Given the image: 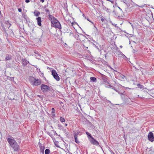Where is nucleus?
I'll use <instances>...</instances> for the list:
<instances>
[{"mask_svg": "<svg viewBox=\"0 0 154 154\" xmlns=\"http://www.w3.org/2000/svg\"><path fill=\"white\" fill-rule=\"evenodd\" d=\"M7 141L9 144L10 146L13 149L14 151H17L19 148V146L16 141L12 137L10 138H8L7 139Z\"/></svg>", "mask_w": 154, "mask_h": 154, "instance_id": "1", "label": "nucleus"}, {"mask_svg": "<svg viewBox=\"0 0 154 154\" xmlns=\"http://www.w3.org/2000/svg\"><path fill=\"white\" fill-rule=\"evenodd\" d=\"M29 79L30 83L33 86H38L42 83L40 79H36L32 76L29 77Z\"/></svg>", "mask_w": 154, "mask_h": 154, "instance_id": "2", "label": "nucleus"}, {"mask_svg": "<svg viewBox=\"0 0 154 154\" xmlns=\"http://www.w3.org/2000/svg\"><path fill=\"white\" fill-rule=\"evenodd\" d=\"M122 2L125 4L127 7H132L135 6H139L134 3L132 0H122Z\"/></svg>", "mask_w": 154, "mask_h": 154, "instance_id": "3", "label": "nucleus"}, {"mask_svg": "<svg viewBox=\"0 0 154 154\" xmlns=\"http://www.w3.org/2000/svg\"><path fill=\"white\" fill-rule=\"evenodd\" d=\"M41 89L44 92H47L50 89V88L48 85L42 84L41 86Z\"/></svg>", "mask_w": 154, "mask_h": 154, "instance_id": "4", "label": "nucleus"}, {"mask_svg": "<svg viewBox=\"0 0 154 154\" xmlns=\"http://www.w3.org/2000/svg\"><path fill=\"white\" fill-rule=\"evenodd\" d=\"M52 75L53 76L54 78L57 81H59L60 80V77L57 73L56 71L54 70H52L51 71Z\"/></svg>", "mask_w": 154, "mask_h": 154, "instance_id": "5", "label": "nucleus"}, {"mask_svg": "<svg viewBox=\"0 0 154 154\" xmlns=\"http://www.w3.org/2000/svg\"><path fill=\"white\" fill-rule=\"evenodd\" d=\"M49 19L51 21V25L54 24L58 21L56 18L52 15H50Z\"/></svg>", "mask_w": 154, "mask_h": 154, "instance_id": "6", "label": "nucleus"}, {"mask_svg": "<svg viewBox=\"0 0 154 154\" xmlns=\"http://www.w3.org/2000/svg\"><path fill=\"white\" fill-rule=\"evenodd\" d=\"M148 136V139L150 141L152 142L154 141L153 134L152 132H150L149 133Z\"/></svg>", "mask_w": 154, "mask_h": 154, "instance_id": "7", "label": "nucleus"}, {"mask_svg": "<svg viewBox=\"0 0 154 154\" xmlns=\"http://www.w3.org/2000/svg\"><path fill=\"white\" fill-rule=\"evenodd\" d=\"M51 26L59 29H60L61 28V25L58 21L54 24L51 25Z\"/></svg>", "mask_w": 154, "mask_h": 154, "instance_id": "8", "label": "nucleus"}, {"mask_svg": "<svg viewBox=\"0 0 154 154\" xmlns=\"http://www.w3.org/2000/svg\"><path fill=\"white\" fill-rule=\"evenodd\" d=\"M79 37V38L81 41H83L87 38L85 36L82 34H79V35H78Z\"/></svg>", "mask_w": 154, "mask_h": 154, "instance_id": "9", "label": "nucleus"}, {"mask_svg": "<svg viewBox=\"0 0 154 154\" xmlns=\"http://www.w3.org/2000/svg\"><path fill=\"white\" fill-rule=\"evenodd\" d=\"M91 143L94 145L96 146L98 145L99 144V142H97L96 140L94 139L93 137L91 138Z\"/></svg>", "mask_w": 154, "mask_h": 154, "instance_id": "10", "label": "nucleus"}, {"mask_svg": "<svg viewBox=\"0 0 154 154\" xmlns=\"http://www.w3.org/2000/svg\"><path fill=\"white\" fill-rule=\"evenodd\" d=\"M118 77L120 80L122 81H125L126 79V78L125 77V76L124 75L121 74H120L119 75Z\"/></svg>", "mask_w": 154, "mask_h": 154, "instance_id": "11", "label": "nucleus"}, {"mask_svg": "<svg viewBox=\"0 0 154 154\" xmlns=\"http://www.w3.org/2000/svg\"><path fill=\"white\" fill-rule=\"evenodd\" d=\"M29 63V61H27L26 59H23L22 60V63L23 66H26Z\"/></svg>", "mask_w": 154, "mask_h": 154, "instance_id": "12", "label": "nucleus"}, {"mask_svg": "<svg viewBox=\"0 0 154 154\" xmlns=\"http://www.w3.org/2000/svg\"><path fill=\"white\" fill-rule=\"evenodd\" d=\"M36 19L37 21L38 25L39 26H41L42 25L41 17H38L36 18Z\"/></svg>", "mask_w": 154, "mask_h": 154, "instance_id": "13", "label": "nucleus"}, {"mask_svg": "<svg viewBox=\"0 0 154 154\" xmlns=\"http://www.w3.org/2000/svg\"><path fill=\"white\" fill-rule=\"evenodd\" d=\"M78 134L79 133L78 132L77 133L75 134L74 136L75 142L77 143H79L77 139L78 135Z\"/></svg>", "mask_w": 154, "mask_h": 154, "instance_id": "14", "label": "nucleus"}, {"mask_svg": "<svg viewBox=\"0 0 154 154\" xmlns=\"http://www.w3.org/2000/svg\"><path fill=\"white\" fill-rule=\"evenodd\" d=\"M33 14H34V15L36 17H38L39 15L40 14V13L39 11L35 10Z\"/></svg>", "mask_w": 154, "mask_h": 154, "instance_id": "15", "label": "nucleus"}, {"mask_svg": "<svg viewBox=\"0 0 154 154\" xmlns=\"http://www.w3.org/2000/svg\"><path fill=\"white\" fill-rule=\"evenodd\" d=\"M12 58L11 56V55L7 54L5 58V60H10Z\"/></svg>", "mask_w": 154, "mask_h": 154, "instance_id": "16", "label": "nucleus"}, {"mask_svg": "<svg viewBox=\"0 0 154 154\" xmlns=\"http://www.w3.org/2000/svg\"><path fill=\"white\" fill-rule=\"evenodd\" d=\"M90 80L91 81H92L93 82H96L97 79L96 78L94 77H91L90 78Z\"/></svg>", "mask_w": 154, "mask_h": 154, "instance_id": "17", "label": "nucleus"}, {"mask_svg": "<svg viewBox=\"0 0 154 154\" xmlns=\"http://www.w3.org/2000/svg\"><path fill=\"white\" fill-rule=\"evenodd\" d=\"M44 11L47 13V14L48 15L49 17L50 15H51L50 14V13L49 11V10L47 8H44Z\"/></svg>", "mask_w": 154, "mask_h": 154, "instance_id": "18", "label": "nucleus"}, {"mask_svg": "<svg viewBox=\"0 0 154 154\" xmlns=\"http://www.w3.org/2000/svg\"><path fill=\"white\" fill-rule=\"evenodd\" d=\"M84 57L88 60H90L91 59V56L90 55H84Z\"/></svg>", "mask_w": 154, "mask_h": 154, "instance_id": "19", "label": "nucleus"}, {"mask_svg": "<svg viewBox=\"0 0 154 154\" xmlns=\"http://www.w3.org/2000/svg\"><path fill=\"white\" fill-rule=\"evenodd\" d=\"M60 122L62 123L65 122V119L64 118L61 116L60 117Z\"/></svg>", "mask_w": 154, "mask_h": 154, "instance_id": "20", "label": "nucleus"}, {"mask_svg": "<svg viewBox=\"0 0 154 154\" xmlns=\"http://www.w3.org/2000/svg\"><path fill=\"white\" fill-rule=\"evenodd\" d=\"M50 152V151L48 149H46L45 150V154H49Z\"/></svg>", "mask_w": 154, "mask_h": 154, "instance_id": "21", "label": "nucleus"}, {"mask_svg": "<svg viewBox=\"0 0 154 154\" xmlns=\"http://www.w3.org/2000/svg\"><path fill=\"white\" fill-rule=\"evenodd\" d=\"M137 86L140 88H143V86L142 85H140V84H137Z\"/></svg>", "mask_w": 154, "mask_h": 154, "instance_id": "22", "label": "nucleus"}, {"mask_svg": "<svg viewBox=\"0 0 154 154\" xmlns=\"http://www.w3.org/2000/svg\"><path fill=\"white\" fill-rule=\"evenodd\" d=\"M109 23L111 24L112 25L115 26V27H116L117 24H115L114 23H113L110 20L109 21Z\"/></svg>", "mask_w": 154, "mask_h": 154, "instance_id": "23", "label": "nucleus"}, {"mask_svg": "<svg viewBox=\"0 0 154 154\" xmlns=\"http://www.w3.org/2000/svg\"><path fill=\"white\" fill-rule=\"evenodd\" d=\"M86 134L87 135H88V137H90L91 138V137H92L91 136V135L88 132H86Z\"/></svg>", "mask_w": 154, "mask_h": 154, "instance_id": "24", "label": "nucleus"}, {"mask_svg": "<svg viewBox=\"0 0 154 154\" xmlns=\"http://www.w3.org/2000/svg\"><path fill=\"white\" fill-rule=\"evenodd\" d=\"M58 126L59 129H63V127L62 125H58Z\"/></svg>", "mask_w": 154, "mask_h": 154, "instance_id": "25", "label": "nucleus"}, {"mask_svg": "<svg viewBox=\"0 0 154 154\" xmlns=\"http://www.w3.org/2000/svg\"><path fill=\"white\" fill-rule=\"evenodd\" d=\"M120 54L123 56L124 58H127L126 57L124 54H122L121 52H120Z\"/></svg>", "mask_w": 154, "mask_h": 154, "instance_id": "26", "label": "nucleus"}, {"mask_svg": "<svg viewBox=\"0 0 154 154\" xmlns=\"http://www.w3.org/2000/svg\"><path fill=\"white\" fill-rule=\"evenodd\" d=\"M121 86L123 87L125 89H133V88H129L128 87H123V86H122V85H121Z\"/></svg>", "mask_w": 154, "mask_h": 154, "instance_id": "27", "label": "nucleus"}, {"mask_svg": "<svg viewBox=\"0 0 154 154\" xmlns=\"http://www.w3.org/2000/svg\"><path fill=\"white\" fill-rule=\"evenodd\" d=\"M52 113H55V110L54 108H52L51 109Z\"/></svg>", "mask_w": 154, "mask_h": 154, "instance_id": "28", "label": "nucleus"}, {"mask_svg": "<svg viewBox=\"0 0 154 154\" xmlns=\"http://www.w3.org/2000/svg\"><path fill=\"white\" fill-rule=\"evenodd\" d=\"M83 48L85 50L87 49L88 48V47H87L85 46L84 45H83Z\"/></svg>", "mask_w": 154, "mask_h": 154, "instance_id": "29", "label": "nucleus"}, {"mask_svg": "<svg viewBox=\"0 0 154 154\" xmlns=\"http://www.w3.org/2000/svg\"><path fill=\"white\" fill-rule=\"evenodd\" d=\"M114 90L116 91L117 92H118L119 94H120V95H122V94H123L122 93H120L119 92H118L115 89H114Z\"/></svg>", "mask_w": 154, "mask_h": 154, "instance_id": "30", "label": "nucleus"}, {"mask_svg": "<svg viewBox=\"0 0 154 154\" xmlns=\"http://www.w3.org/2000/svg\"><path fill=\"white\" fill-rule=\"evenodd\" d=\"M18 11H19V12H21L22 11V9L21 8H19L18 9Z\"/></svg>", "mask_w": 154, "mask_h": 154, "instance_id": "31", "label": "nucleus"}, {"mask_svg": "<svg viewBox=\"0 0 154 154\" xmlns=\"http://www.w3.org/2000/svg\"><path fill=\"white\" fill-rule=\"evenodd\" d=\"M25 2L26 3H28L29 2V0H25Z\"/></svg>", "mask_w": 154, "mask_h": 154, "instance_id": "32", "label": "nucleus"}, {"mask_svg": "<svg viewBox=\"0 0 154 154\" xmlns=\"http://www.w3.org/2000/svg\"><path fill=\"white\" fill-rule=\"evenodd\" d=\"M118 8L120 10V11H121L122 12H123L122 10V9L119 7H118Z\"/></svg>", "mask_w": 154, "mask_h": 154, "instance_id": "33", "label": "nucleus"}, {"mask_svg": "<svg viewBox=\"0 0 154 154\" xmlns=\"http://www.w3.org/2000/svg\"><path fill=\"white\" fill-rule=\"evenodd\" d=\"M40 1L42 2V3L44 2V0H40Z\"/></svg>", "mask_w": 154, "mask_h": 154, "instance_id": "34", "label": "nucleus"}, {"mask_svg": "<svg viewBox=\"0 0 154 154\" xmlns=\"http://www.w3.org/2000/svg\"><path fill=\"white\" fill-rule=\"evenodd\" d=\"M104 20L103 18H102L101 19V21L102 22H103L104 21Z\"/></svg>", "mask_w": 154, "mask_h": 154, "instance_id": "35", "label": "nucleus"}, {"mask_svg": "<svg viewBox=\"0 0 154 154\" xmlns=\"http://www.w3.org/2000/svg\"><path fill=\"white\" fill-rule=\"evenodd\" d=\"M8 78H10L11 79H14V77H9Z\"/></svg>", "mask_w": 154, "mask_h": 154, "instance_id": "36", "label": "nucleus"}, {"mask_svg": "<svg viewBox=\"0 0 154 154\" xmlns=\"http://www.w3.org/2000/svg\"><path fill=\"white\" fill-rule=\"evenodd\" d=\"M96 30L97 31V28L95 26H94Z\"/></svg>", "mask_w": 154, "mask_h": 154, "instance_id": "37", "label": "nucleus"}, {"mask_svg": "<svg viewBox=\"0 0 154 154\" xmlns=\"http://www.w3.org/2000/svg\"><path fill=\"white\" fill-rule=\"evenodd\" d=\"M87 20L88 21H89V22H91L92 23H93L91 22V21H90L88 19H87Z\"/></svg>", "mask_w": 154, "mask_h": 154, "instance_id": "38", "label": "nucleus"}, {"mask_svg": "<svg viewBox=\"0 0 154 154\" xmlns=\"http://www.w3.org/2000/svg\"><path fill=\"white\" fill-rule=\"evenodd\" d=\"M130 24H131V26H132V28H133V25L132 24H131V23H130Z\"/></svg>", "mask_w": 154, "mask_h": 154, "instance_id": "39", "label": "nucleus"}, {"mask_svg": "<svg viewBox=\"0 0 154 154\" xmlns=\"http://www.w3.org/2000/svg\"><path fill=\"white\" fill-rule=\"evenodd\" d=\"M120 48H122V45H121L120 46Z\"/></svg>", "mask_w": 154, "mask_h": 154, "instance_id": "40", "label": "nucleus"}, {"mask_svg": "<svg viewBox=\"0 0 154 154\" xmlns=\"http://www.w3.org/2000/svg\"><path fill=\"white\" fill-rule=\"evenodd\" d=\"M65 126H67V124H66H66H65Z\"/></svg>", "mask_w": 154, "mask_h": 154, "instance_id": "41", "label": "nucleus"}, {"mask_svg": "<svg viewBox=\"0 0 154 154\" xmlns=\"http://www.w3.org/2000/svg\"><path fill=\"white\" fill-rule=\"evenodd\" d=\"M82 15H83V16L84 17L85 16V14H83Z\"/></svg>", "mask_w": 154, "mask_h": 154, "instance_id": "42", "label": "nucleus"}, {"mask_svg": "<svg viewBox=\"0 0 154 154\" xmlns=\"http://www.w3.org/2000/svg\"><path fill=\"white\" fill-rule=\"evenodd\" d=\"M56 146L57 147H59V146Z\"/></svg>", "mask_w": 154, "mask_h": 154, "instance_id": "43", "label": "nucleus"}, {"mask_svg": "<svg viewBox=\"0 0 154 154\" xmlns=\"http://www.w3.org/2000/svg\"><path fill=\"white\" fill-rule=\"evenodd\" d=\"M88 52H89V53H90V51H88Z\"/></svg>", "mask_w": 154, "mask_h": 154, "instance_id": "44", "label": "nucleus"}, {"mask_svg": "<svg viewBox=\"0 0 154 154\" xmlns=\"http://www.w3.org/2000/svg\"><path fill=\"white\" fill-rule=\"evenodd\" d=\"M109 88H110V87H111L110 85H109Z\"/></svg>", "mask_w": 154, "mask_h": 154, "instance_id": "45", "label": "nucleus"}]
</instances>
